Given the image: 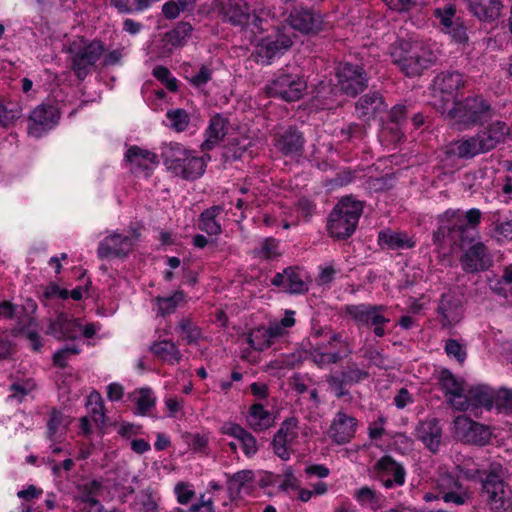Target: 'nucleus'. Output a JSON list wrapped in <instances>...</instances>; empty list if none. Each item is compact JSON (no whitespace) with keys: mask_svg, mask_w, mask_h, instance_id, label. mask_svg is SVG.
I'll list each match as a JSON object with an SVG mask.
<instances>
[{"mask_svg":"<svg viewBox=\"0 0 512 512\" xmlns=\"http://www.w3.org/2000/svg\"><path fill=\"white\" fill-rule=\"evenodd\" d=\"M393 61L409 76L420 75L437 60V53L430 44L415 41L401 42L391 52Z\"/></svg>","mask_w":512,"mask_h":512,"instance_id":"nucleus-1","label":"nucleus"},{"mask_svg":"<svg viewBox=\"0 0 512 512\" xmlns=\"http://www.w3.org/2000/svg\"><path fill=\"white\" fill-rule=\"evenodd\" d=\"M507 133V125L498 121L473 137L455 141L450 146V152L460 158H473L494 149L505 139Z\"/></svg>","mask_w":512,"mask_h":512,"instance_id":"nucleus-2","label":"nucleus"},{"mask_svg":"<svg viewBox=\"0 0 512 512\" xmlns=\"http://www.w3.org/2000/svg\"><path fill=\"white\" fill-rule=\"evenodd\" d=\"M163 157L167 170L177 177L195 180L205 172L204 158L179 143H171L164 151Z\"/></svg>","mask_w":512,"mask_h":512,"instance_id":"nucleus-3","label":"nucleus"},{"mask_svg":"<svg viewBox=\"0 0 512 512\" xmlns=\"http://www.w3.org/2000/svg\"><path fill=\"white\" fill-rule=\"evenodd\" d=\"M442 114L459 128H466L487 119L490 115V105L480 96L468 97L455 102L451 107L442 106Z\"/></svg>","mask_w":512,"mask_h":512,"instance_id":"nucleus-4","label":"nucleus"},{"mask_svg":"<svg viewBox=\"0 0 512 512\" xmlns=\"http://www.w3.org/2000/svg\"><path fill=\"white\" fill-rule=\"evenodd\" d=\"M362 213L361 202L345 197L334 207L328 220V230L337 239L350 237Z\"/></svg>","mask_w":512,"mask_h":512,"instance_id":"nucleus-5","label":"nucleus"},{"mask_svg":"<svg viewBox=\"0 0 512 512\" xmlns=\"http://www.w3.org/2000/svg\"><path fill=\"white\" fill-rule=\"evenodd\" d=\"M71 68L79 79H84L104 53L99 41L88 42L83 37L74 39L67 47Z\"/></svg>","mask_w":512,"mask_h":512,"instance_id":"nucleus-6","label":"nucleus"},{"mask_svg":"<svg viewBox=\"0 0 512 512\" xmlns=\"http://www.w3.org/2000/svg\"><path fill=\"white\" fill-rule=\"evenodd\" d=\"M482 490L493 512L512 510V490L495 471L488 473L482 480Z\"/></svg>","mask_w":512,"mask_h":512,"instance_id":"nucleus-7","label":"nucleus"},{"mask_svg":"<svg viewBox=\"0 0 512 512\" xmlns=\"http://www.w3.org/2000/svg\"><path fill=\"white\" fill-rule=\"evenodd\" d=\"M464 86L462 74L458 72H443L433 83L434 105L442 113V106L451 107L455 103L457 91Z\"/></svg>","mask_w":512,"mask_h":512,"instance_id":"nucleus-8","label":"nucleus"},{"mask_svg":"<svg viewBox=\"0 0 512 512\" xmlns=\"http://www.w3.org/2000/svg\"><path fill=\"white\" fill-rule=\"evenodd\" d=\"M435 489L446 503L464 505L472 497V492L464 488L452 473L441 470L435 479Z\"/></svg>","mask_w":512,"mask_h":512,"instance_id":"nucleus-9","label":"nucleus"},{"mask_svg":"<svg viewBox=\"0 0 512 512\" xmlns=\"http://www.w3.org/2000/svg\"><path fill=\"white\" fill-rule=\"evenodd\" d=\"M305 88V81L298 75L280 74L267 85L266 90L269 96L289 102L299 100Z\"/></svg>","mask_w":512,"mask_h":512,"instance_id":"nucleus-10","label":"nucleus"},{"mask_svg":"<svg viewBox=\"0 0 512 512\" xmlns=\"http://www.w3.org/2000/svg\"><path fill=\"white\" fill-rule=\"evenodd\" d=\"M347 314L362 326H374V333L382 337L385 333L383 325L389 322V318L382 314V306L368 304L350 305L346 308Z\"/></svg>","mask_w":512,"mask_h":512,"instance_id":"nucleus-11","label":"nucleus"},{"mask_svg":"<svg viewBox=\"0 0 512 512\" xmlns=\"http://www.w3.org/2000/svg\"><path fill=\"white\" fill-rule=\"evenodd\" d=\"M439 226L434 233V241L438 244L455 242L465 231V219L461 210H447L438 218Z\"/></svg>","mask_w":512,"mask_h":512,"instance_id":"nucleus-12","label":"nucleus"},{"mask_svg":"<svg viewBox=\"0 0 512 512\" xmlns=\"http://www.w3.org/2000/svg\"><path fill=\"white\" fill-rule=\"evenodd\" d=\"M137 241V235L111 233L107 235L98 246V256L100 258L123 257L130 253Z\"/></svg>","mask_w":512,"mask_h":512,"instance_id":"nucleus-13","label":"nucleus"},{"mask_svg":"<svg viewBox=\"0 0 512 512\" xmlns=\"http://www.w3.org/2000/svg\"><path fill=\"white\" fill-rule=\"evenodd\" d=\"M125 160L133 174L145 178L149 177L159 164L158 156L154 152L136 145L127 149Z\"/></svg>","mask_w":512,"mask_h":512,"instance_id":"nucleus-14","label":"nucleus"},{"mask_svg":"<svg viewBox=\"0 0 512 512\" xmlns=\"http://www.w3.org/2000/svg\"><path fill=\"white\" fill-rule=\"evenodd\" d=\"M336 76L341 91L349 96L362 92L367 84L366 74L358 65L342 63L337 68Z\"/></svg>","mask_w":512,"mask_h":512,"instance_id":"nucleus-15","label":"nucleus"},{"mask_svg":"<svg viewBox=\"0 0 512 512\" xmlns=\"http://www.w3.org/2000/svg\"><path fill=\"white\" fill-rule=\"evenodd\" d=\"M455 436L466 443L484 445L491 437L490 430L466 416H458L454 420Z\"/></svg>","mask_w":512,"mask_h":512,"instance_id":"nucleus-16","label":"nucleus"},{"mask_svg":"<svg viewBox=\"0 0 512 512\" xmlns=\"http://www.w3.org/2000/svg\"><path fill=\"white\" fill-rule=\"evenodd\" d=\"M438 381L441 388L448 396L449 403L452 407L460 411L470 409L467 390L461 379L456 378L450 371L442 370L439 373Z\"/></svg>","mask_w":512,"mask_h":512,"instance_id":"nucleus-17","label":"nucleus"},{"mask_svg":"<svg viewBox=\"0 0 512 512\" xmlns=\"http://www.w3.org/2000/svg\"><path fill=\"white\" fill-rule=\"evenodd\" d=\"M299 437L298 421L295 418L285 420L273 439L275 454L282 460H288L292 447Z\"/></svg>","mask_w":512,"mask_h":512,"instance_id":"nucleus-18","label":"nucleus"},{"mask_svg":"<svg viewBox=\"0 0 512 512\" xmlns=\"http://www.w3.org/2000/svg\"><path fill=\"white\" fill-rule=\"evenodd\" d=\"M328 344L332 349L337 350L333 352L324 351L326 348L316 343V347H314L312 350L305 351L304 359H309L319 367H323L327 364L337 362L340 358H342L343 355L351 352L349 347L340 340L337 334H334L330 337Z\"/></svg>","mask_w":512,"mask_h":512,"instance_id":"nucleus-19","label":"nucleus"},{"mask_svg":"<svg viewBox=\"0 0 512 512\" xmlns=\"http://www.w3.org/2000/svg\"><path fill=\"white\" fill-rule=\"evenodd\" d=\"M292 45V40L285 34H277L275 37H265L261 39L254 51L256 61L267 65L277 55L283 53Z\"/></svg>","mask_w":512,"mask_h":512,"instance_id":"nucleus-20","label":"nucleus"},{"mask_svg":"<svg viewBox=\"0 0 512 512\" xmlns=\"http://www.w3.org/2000/svg\"><path fill=\"white\" fill-rule=\"evenodd\" d=\"M60 117L59 110L53 105H39L30 115L29 134L39 137L42 132L52 128Z\"/></svg>","mask_w":512,"mask_h":512,"instance_id":"nucleus-21","label":"nucleus"},{"mask_svg":"<svg viewBox=\"0 0 512 512\" xmlns=\"http://www.w3.org/2000/svg\"><path fill=\"white\" fill-rule=\"evenodd\" d=\"M434 16L438 19L442 32L450 35L456 42L466 41V29L459 19L455 17V8L452 5L435 9Z\"/></svg>","mask_w":512,"mask_h":512,"instance_id":"nucleus-22","label":"nucleus"},{"mask_svg":"<svg viewBox=\"0 0 512 512\" xmlns=\"http://www.w3.org/2000/svg\"><path fill=\"white\" fill-rule=\"evenodd\" d=\"M491 262L487 249L481 242L471 245L460 259L463 270L469 273L484 271L490 267Z\"/></svg>","mask_w":512,"mask_h":512,"instance_id":"nucleus-23","label":"nucleus"},{"mask_svg":"<svg viewBox=\"0 0 512 512\" xmlns=\"http://www.w3.org/2000/svg\"><path fill=\"white\" fill-rule=\"evenodd\" d=\"M438 309L441 315L440 321L444 327L456 325L463 315L461 297L454 292L443 294Z\"/></svg>","mask_w":512,"mask_h":512,"instance_id":"nucleus-24","label":"nucleus"},{"mask_svg":"<svg viewBox=\"0 0 512 512\" xmlns=\"http://www.w3.org/2000/svg\"><path fill=\"white\" fill-rule=\"evenodd\" d=\"M303 271L295 268H287L282 273H277L271 279L274 286L281 288L284 292L302 293L307 290Z\"/></svg>","mask_w":512,"mask_h":512,"instance_id":"nucleus-25","label":"nucleus"},{"mask_svg":"<svg viewBox=\"0 0 512 512\" xmlns=\"http://www.w3.org/2000/svg\"><path fill=\"white\" fill-rule=\"evenodd\" d=\"M415 436L429 451L435 453L442 442V428L436 419H427L417 425Z\"/></svg>","mask_w":512,"mask_h":512,"instance_id":"nucleus-26","label":"nucleus"},{"mask_svg":"<svg viewBox=\"0 0 512 512\" xmlns=\"http://www.w3.org/2000/svg\"><path fill=\"white\" fill-rule=\"evenodd\" d=\"M356 419L343 412H338L329 429V436L337 444L350 441L356 430Z\"/></svg>","mask_w":512,"mask_h":512,"instance_id":"nucleus-27","label":"nucleus"},{"mask_svg":"<svg viewBox=\"0 0 512 512\" xmlns=\"http://www.w3.org/2000/svg\"><path fill=\"white\" fill-rule=\"evenodd\" d=\"M322 24L321 16L311 10H295L290 15L291 27L302 33H317L322 29Z\"/></svg>","mask_w":512,"mask_h":512,"instance_id":"nucleus-28","label":"nucleus"},{"mask_svg":"<svg viewBox=\"0 0 512 512\" xmlns=\"http://www.w3.org/2000/svg\"><path fill=\"white\" fill-rule=\"evenodd\" d=\"M220 12L225 20L236 25L248 24L251 18L247 4L243 0H222Z\"/></svg>","mask_w":512,"mask_h":512,"instance_id":"nucleus-29","label":"nucleus"},{"mask_svg":"<svg viewBox=\"0 0 512 512\" xmlns=\"http://www.w3.org/2000/svg\"><path fill=\"white\" fill-rule=\"evenodd\" d=\"M50 333L56 338L77 339L82 336V324L66 314H60L50 325Z\"/></svg>","mask_w":512,"mask_h":512,"instance_id":"nucleus-30","label":"nucleus"},{"mask_svg":"<svg viewBox=\"0 0 512 512\" xmlns=\"http://www.w3.org/2000/svg\"><path fill=\"white\" fill-rule=\"evenodd\" d=\"M101 491V484L95 480H86L78 486V494L75 501L83 505L85 512H92L100 506L98 496Z\"/></svg>","mask_w":512,"mask_h":512,"instance_id":"nucleus-31","label":"nucleus"},{"mask_svg":"<svg viewBox=\"0 0 512 512\" xmlns=\"http://www.w3.org/2000/svg\"><path fill=\"white\" fill-rule=\"evenodd\" d=\"M283 335V330L277 323H272L268 328L260 327L249 335L250 345L259 351L267 349L275 338Z\"/></svg>","mask_w":512,"mask_h":512,"instance_id":"nucleus-32","label":"nucleus"},{"mask_svg":"<svg viewBox=\"0 0 512 512\" xmlns=\"http://www.w3.org/2000/svg\"><path fill=\"white\" fill-rule=\"evenodd\" d=\"M386 105L383 99L377 93L366 94L361 97L356 104V111L358 116L369 120L383 113Z\"/></svg>","mask_w":512,"mask_h":512,"instance_id":"nucleus-33","label":"nucleus"},{"mask_svg":"<svg viewBox=\"0 0 512 512\" xmlns=\"http://www.w3.org/2000/svg\"><path fill=\"white\" fill-rule=\"evenodd\" d=\"M377 469L387 476L383 480L386 487L393 485H402L405 481L404 469L390 457L381 458L376 465Z\"/></svg>","mask_w":512,"mask_h":512,"instance_id":"nucleus-34","label":"nucleus"},{"mask_svg":"<svg viewBox=\"0 0 512 512\" xmlns=\"http://www.w3.org/2000/svg\"><path fill=\"white\" fill-rule=\"evenodd\" d=\"M303 144L302 135L292 128L287 130L275 143L279 151L291 157L301 155Z\"/></svg>","mask_w":512,"mask_h":512,"instance_id":"nucleus-35","label":"nucleus"},{"mask_svg":"<svg viewBox=\"0 0 512 512\" xmlns=\"http://www.w3.org/2000/svg\"><path fill=\"white\" fill-rule=\"evenodd\" d=\"M470 11L480 20H492L498 17L501 10L499 0H467Z\"/></svg>","mask_w":512,"mask_h":512,"instance_id":"nucleus-36","label":"nucleus"},{"mask_svg":"<svg viewBox=\"0 0 512 512\" xmlns=\"http://www.w3.org/2000/svg\"><path fill=\"white\" fill-rule=\"evenodd\" d=\"M70 423L71 419L69 416L59 411H53L48 422V437L50 440L54 443H61Z\"/></svg>","mask_w":512,"mask_h":512,"instance_id":"nucleus-37","label":"nucleus"},{"mask_svg":"<svg viewBox=\"0 0 512 512\" xmlns=\"http://www.w3.org/2000/svg\"><path fill=\"white\" fill-rule=\"evenodd\" d=\"M494 389L486 385H476L467 390L470 408L484 407L491 410Z\"/></svg>","mask_w":512,"mask_h":512,"instance_id":"nucleus-38","label":"nucleus"},{"mask_svg":"<svg viewBox=\"0 0 512 512\" xmlns=\"http://www.w3.org/2000/svg\"><path fill=\"white\" fill-rule=\"evenodd\" d=\"M223 208L221 206H213L206 209L200 215L199 228L209 235H218L221 233V224L219 216L222 214Z\"/></svg>","mask_w":512,"mask_h":512,"instance_id":"nucleus-39","label":"nucleus"},{"mask_svg":"<svg viewBox=\"0 0 512 512\" xmlns=\"http://www.w3.org/2000/svg\"><path fill=\"white\" fill-rule=\"evenodd\" d=\"M247 421L250 427L256 431L268 429L273 424V416L264 409L261 404H254L248 413Z\"/></svg>","mask_w":512,"mask_h":512,"instance_id":"nucleus-40","label":"nucleus"},{"mask_svg":"<svg viewBox=\"0 0 512 512\" xmlns=\"http://www.w3.org/2000/svg\"><path fill=\"white\" fill-rule=\"evenodd\" d=\"M151 351L156 357L169 364L179 363L182 357L176 344L166 340L154 343Z\"/></svg>","mask_w":512,"mask_h":512,"instance_id":"nucleus-41","label":"nucleus"},{"mask_svg":"<svg viewBox=\"0 0 512 512\" xmlns=\"http://www.w3.org/2000/svg\"><path fill=\"white\" fill-rule=\"evenodd\" d=\"M226 121L221 116H214L210 120L209 127L206 131V140L203 146L206 149H211L218 143L225 135Z\"/></svg>","mask_w":512,"mask_h":512,"instance_id":"nucleus-42","label":"nucleus"},{"mask_svg":"<svg viewBox=\"0 0 512 512\" xmlns=\"http://www.w3.org/2000/svg\"><path fill=\"white\" fill-rule=\"evenodd\" d=\"M86 407L95 424L99 427L104 426L106 423V415L104 412L103 399L99 392L94 390L89 394Z\"/></svg>","mask_w":512,"mask_h":512,"instance_id":"nucleus-43","label":"nucleus"},{"mask_svg":"<svg viewBox=\"0 0 512 512\" xmlns=\"http://www.w3.org/2000/svg\"><path fill=\"white\" fill-rule=\"evenodd\" d=\"M379 241L391 249H405L415 245V242L407 234L401 232H381Z\"/></svg>","mask_w":512,"mask_h":512,"instance_id":"nucleus-44","label":"nucleus"},{"mask_svg":"<svg viewBox=\"0 0 512 512\" xmlns=\"http://www.w3.org/2000/svg\"><path fill=\"white\" fill-rule=\"evenodd\" d=\"M354 498L360 505L373 510L379 509L384 501L383 497L379 493L367 486L356 490Z\"/></svg>","mask_w":512,"mask_h":512,"instance_id":"nucleus-45","label":"nucleus"},{"mask_svg":"<svg viewBox=\"0 0 512 512\" xmlns=\"http://www.w3.org/2000/svg\"><path fill=\"white\" fill-rule=\"evenodd\" d=\"M155 301L158 313L165 316L173 313L177 307L185 303V295L182 291H175L170 296L157 297Z\"/></svg>","mask_w":512,"mask_h":512,"instance_id":"nucleus-46","label":"nucleus"},{"mask_svg":"<svg viewBox=\"0 0 512 512\" xmlns=\"http://www.w3.org/2000/svg\"><path fill=\"white\" fill-rule=\"evenodd\" d=\"M22 109L19 104L11 101H0V125L8 127L20 118Z\"/></svg>","mask_w":512,"mask_h":512,"instance_id":"nucleus-47","label":"nucleus"},{"mask_svg":"<svg viewBox=\"0 0 512 512\" xmlns=\"http://www.w3.org/2000/svg\"><path fill=\"white\" fill-rule=\"evenodd\" d=\"M191 30L192 27L189 23H180L174 30L167 33L165 35L164 41L171 45V48L168 49V52H171L173 47L182 46L187 37L190 35Z\"/></svg>","mask_w":512,"mask_h":512,"instance_id":"nucleus-48","label":"nucleus"},{"mask_svg":"<svg viewBox=\"0 0 512 512\" xmlns=\"http://www.w3.org/2000/svg\"><path fill=\"white\" fill-rule=\"evenodd\" d=\"M491 409H496L499 412L512 411V392L507 389L495 390Z\"/></svg>","mask_w":512,"mask_h":512,"instance_id":"nucleus-49","label":"nucleus"},{"mask_svg":"<svg viewBox=\"0 0 512 512\" xmlns=\"http://www.w3.org/2000/svg\"><path fill=\"white\" fill-rule=\"evenodd\" d=\"M194 4V0H171L166 2L162 11L166 18L174 19L181 11L190 9Z\"/></svg>","mask_w":512,"mask_h":512,"instance_id":"nucleus-50","label":"nucleus"},{"mask_svg":"<svg viewBox=\"0 0 512 512\" xmlns=\"http://www.w3.org/2000/svg\"><path fill=\"white\" fill-rule=\"evenodd\" d=\"M159 501V493L151 488L143 490L139 496V503L145 512H156Z\"/></svg>","mask_w":512,"mask_h":512,"instance_id":"nucleus-51","label":"nucleus"},{"mask_svg":"<svg viewBox=\"0 0 512 512\" xmlns=\"http://www.w3.org/2000/svg\"><path fill=\"white\" fill-rule=\"evenodd\" d=\"M176 329L188 344L197 342L201 337L200 330L189 319H182Z\"/></svg>","mask_w":512,"mask_h":512,"instance_id":"nucleus-52","label":"nucleus"},{"mask_svg":"<svg viewBox=\"0 0 512 512\" xmlns=\"http://www.w3.org/2000/svg\"><path fill=\"white\" fill-rule=\"evenodd\" d=\"M155 402L156 398L149 388H143L138 391L136 405L139 414H147L155 406Z\"/></svg>","mask_w":512,"mask_h":512,"instance_id":"nucleus-53","label":"nucleus"},{"mask_svg":"<svg viewBox=\"0 0 512 512\" xmlns=\"http://www.w3.org/2000/svg\"><path fill=\"white\" fill-rule=\"evenodd\" d=\"M167 117L170 121L171 127L178 132L186 130L190 122L187 112L183 109L169 111L167 113Z\"/></svg>","mask_w":512,"mask_h":512,"instance_id":"nucleus-54","label":"nucleus"},{"mask_svg":"<svg viewBox=\"0 0 512 512\" xmlns=\"http://www.w3.org/2000/svg\"><path fill=\"white\" fill-rule=\"evenodd\" d=\"M153 76L162 82L165 87L170 91H176L178 88L177 79L171 76L168 68L164 66H157L153 69Z\"/></svg>","mask_w":512,"mask_h":512,"instance_id":"nucleus-55","label":"nucleus"},{"mask_svg":"<svg viewBox=\"0 0 512 512\" xmlns=\"http://www.w3.org/2000/svg\"><path fill=\"white\" fill-rule=\"evenodd\" d=\"M255 254L262 259H272L279 254L278 244L274 239H266L255 250Z\"/></svg>","mask_w":512,"mask_h":512,"instance_id":"nucleus-56","label":"nucleus"},{"mask_svg":"<svg viewBox=\"0 0 512 512\" xmlns=\"http://www.w3.org/2000/svg\"><path fill=\"white\" fill-rule=\"evenodd\" d=\"M494 236L498 241H512V219L494 222Z\"/></svg>","mask_w":512,"mask_h":512,"instance_id":"nucleus-57","label":"nucleus"},{"mask_svg":"<svg viewBox=\"0 0 512 512\" xmlns=\"http://www.w3.org/2000/svg\"><path fill=\"white\" fill-rule=\"evenodd\" d=\"M458 469L460 473L463 475V477L467 480H484V478H482V470L479 468L477 464L474 463L473 460L465 461L462 465L458 466Z\"/></svg>","mask_w":512,"mask_h":512,"instance_id":"nucleus-58","label":"nucleus"},{"mask_svg":"<svg viewBox=\"0 0 512 512\" xmlns=\"http://www.w3.org/2000/svg\"><path fill=\"white\" fill-rule=\"evenodd\" d=\"M238 441L246 456L251 457L258 451L257 441L249 432L245 431Z\"/></svg>","mask_w":512,"mask_h":512,"instance_id":"nucleus-59","label":"nucleus"},{"mask_svg":"<svg viewBox=\"0 0 512 512\" xmlns=\"http://www.w3.org/2000/svg\"><path fill=\"white\" fill-rule=\"evenodd\" d=\"M279 489L284 492H289L290 490H297L299 489V480L294 475L292 469L288 467L283 475H282V481L279 485Z\"/></svg>","mask_w":512,"mask_h":512,"instance_id":"nucleus-60","label":"nucleus"},{"mask_svg":"<svg viewBox=\"0 0 512 512\" xmlns=\"http://www.w3.org/2000/svg\"><path fill=\"white\" fill-rule=\"evenodd\" d=\"M174 490L177 496V501L183 505L188 504L195 495L191 485L187 483H178Z\"/></svg>","mask_w":512,"mask_h":512,"instance_id":"nucleus-61","label":"nucleus"},{"mask_svg":"<svg viewBox=\"0 0 512 512\" xmlns=\"http://www.w3.org/2000/svg\"><path fill=\"white\" fill-rule=\"evenodd\" d=\"M445 351L448 356L454 357L458 362H464L466 353L456 340H448L445 345Z\"/></svg>","mask_w":512,"mask_h":512,"instance_id":"nucleus-62","label":"nucleus"},{"mask_svg":"<svg viewBox=\"0 0 512 512\" xmlns=\"http://www.w3.org/2000/svg\"><path fill=\"white\" fill-rule=\"evenodd\" d=\"M211 74V70L208 67L202 66L199 72L191 76H187V79L192 85L199 88L205 85L211 79Z\"/></svg>","mask_w":512,"mask_h":512,"instance_id":"nucleus-63","label":"nucleus"},{"mask_svg":"<svg viewBox=\"0 0 512 512\" xmlns=\"http://www.w3.org/2000/svg\"><path fill=\"white\" fill-rule=\"evenodd\" d=\"M367 377V373L357 367H349L343 373V381L345 383H357Z\"/></svg>","mask_w":512,"mask_h":512,"instance_id":"nucleus-64","label":"nucleus"}]
</instances>
